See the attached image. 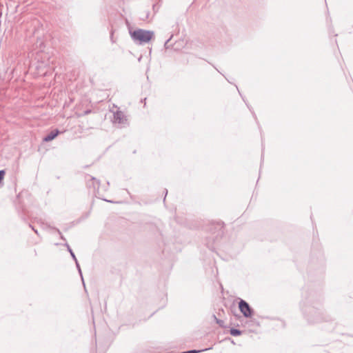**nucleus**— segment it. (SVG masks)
<instances>
[{
  "label": "nucleus",
  "instance_id": "10",
  "mask_svg": "<svg viewBox=\"0 0 353 353\" xmlns=\"http://www.w3.org/2000/svg\"><path fill=\"white\" fill-rule=\"evenodd\" d=\"M171 38H172V37H171L170 39H168L165 41V46H167V44L168 43V42L170 41Z\"/></svg>",
  "mask_w": 353,
  "mask_h": 353
},
{
  "label": "nucleus",
  "instance_id": "8",
  "mask_svg": "<svg viewBox=\"0 0 353 353\" xmlns=\"http://www.w3.org/2000/svg\"><path fill=\"white\" fill-rule=\"evenodd\" d=\"M5 174H6L5 170H0V183L3 179Z\"/></svg>",
  "mask_w": 353,
  "mask_h": 353
},
{
  "label": "nucleus",
  "instance_id": "3",
  "mask_svg": "<svg viewBox=\"0 0 353 353\" xmlns=\"http://www.w3.org/2000/svg\"><path fill=\"white\" fill-rule=\"evenodd\" d=\"M114 121L119 124H125L127 119L123 112L118 110L114 113Z\"/></svg>",
  "mask_w": 353,
  "mask_h": 353
},
{
  "label": "nucleus",
  "instance_id": "1",
  "mask_svg": "<svg viewBox=\"0 0 353 353\" xmlns=\"http://www.w3.org/2000/svg\"><path fill=\"white\" fill-rule=\"evenodd\" d=\"M154 35L153 31L143 29H138L131 32L132 39L140 43H148L154 37Z\"/></svg>",
  "mask_w": 353,
  "mask_h": 353
},
{
  "label": "nucleus",
  "instance_id": "9",
  "mask_svg": "<svg viewBox=\"0 0 353 353\" xmlns=\"http://www.w3.org/2000/svg\"><path fill=\"white\" fill-rule=\"evenodd\" d=\"M75 263H76L77 267V268H78V270H79V273H80L81 276H82V274H81V270L80 266H79V263H78V261H77V262H75Z\"/></svg>",
  "mask_w": 353,
  "mask_h": 353
},
{
  "label": "nucleus",
  "instance_id": "2",
  "mask_svg": "<svg viewBox=\"0 0 353 353\" xmlns=\"http://www.w3.org/2000/svg\"><path fill=\"white\" fill-rule=\"evenodd\" d=\"M239 307L245 317L248 318L252 316L253 310L245 301L241 299L239 303Z\"/></svg>",
  "mask_w": 353,
  "mask_h": 353
},
{
  "label": "nucleus",
  "instance_id": "4",
  "mask_svg": "<svg viewBox=\"0 0 353 353\" xmlns=\"http://www.w3.org/2000/svg\"><path fill=\"white\" fill-rule=\"evenodd\" d=\"M89 179H87V184L90 188H92L94 190L99 189L100 186V182L96 178L91 176H88Z\"/></svg>",
  "mask_w": 353,
  "mask_h": 353
},
{
  "label": "nucleus",
  "instance_id": "7",
  "mask_svg": "<svg viewBox=\"0 0 353 353\" xmlns=\"http://www.w3.org/2000/svg\"><path fill=\"white\" fill-rule=\"evenodd\" d=\"M66 246H67L68 250V251L70 252V254H71V256H72V259L75 261V262H77V258H76V256H75V255H74V252H72V249L70 248V247L69 246V245H68V244H66Z\"/></svg>",
  "mask_w": 353,
  "mask_h": 353
},
{
  "label": "nucleus",
  "instance_id": "6",
  "mask_svg": "<svg viewBox=\"0 0 353 353\" xmlns=\"http://www.w3.org/2000/svg\"><path fill=\"white\" fill-rule=\"evenodd\" d=\"M230 333L231 335L236 336H239L241 334V332L238 329L232 328L230 330Z\"/></svg>",
  "mask_w": 353,
  "mask_h": 353
},
{
  "label": "nucleus",
  "instance_id": "5",
  "mask_svg": "<svg viewBox=\"0 0 353 353\" xmlns=\"http://www.w3.org/2000/svg\"><path fill=\"white\" fill-rule=\"evenodd\" d=\"M59 133L58 130L51 131L47 136L43 138V141L46 142L53 140Z\"/></svg>",
  "mask_w": 353,
  "mask_h": 353
}]
</instances>
